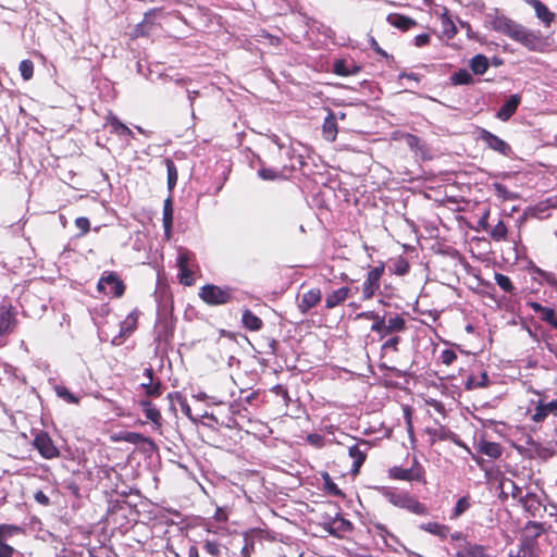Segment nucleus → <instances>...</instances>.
<instances>
[{"instance_id": "obj_1", "label": "nucleus", "mask_w": 557, "mask_h": 557, "mask_svg": "<svg viewBox=\"0 0 557 557\" xmlns=\"http://www.w3.org/2000/svg\"><path fill=\"white\" fill-rule=\"evenodd\" d=\"M491 24L495 32L507 36L529 51L544 52L549 46L548 37H545L541 30L531 29L504 14L496 15Z\"/></svg>"}, {"instance_id": "obj_2", "label": "nucleus", "mask_w": 557, "mask_h": 557, "mask_svg": "<svg viewBox=\"0 0 557 557\" xmlns=\"http://www.w3.org/2000/svg\"><path fill=\"white\" fill-rule=\"evenodd\" d=\"M236 288L224 285L206 284L199 288L198 297L210 307L225 306L236 300Z\"/></svg>"}, {"instance_id": "obj_3", "label": "nucleus", "mask_w": 557, "mask_h": 557, "mask_svg": "<svg viewBox=\"0 0 557 557\" xmlns=\"http://www.w3.org/2000/svg\"><path fill=\"white\" fill-rule=\"evenodd\" d=\"M537 399L530 401V408L527 410V417L534 424H542L547 418H557V398L548 400L545 393L535 391Z\"/></svg>"}, {"instance_id": "obj_4", "label": "nucleus", "mask_w": 557, "mask_h": 557, "mask_svg": "<svg viewBox=\"0 0 557 557\" xmlns=\"http://www.w3.org/2000/svg\"><path fill=\"white\" fill-rule=\"evenodd\" d=\"M388 476L398 481L418 482L422 484L426 483L425 470L417 458L413 459L410 468H403L399 466L389 468Z\"/></svg>"}, {"instance_id": "obj_5", "label": "nucleus", "mask_w": 557, "mask_h": 557, "mask_svg": "<svg viewBox=\"0 0 557 557\" xmlns=\"http://www.w3.org/2000/svg\"><path fill=\"white\" fill-rule=\"evenodd\" d=\"M389 503L394 506L406 509L418 516H428L429 508L425 504L418 500L416 497L409 495L406 492L403 493H389L387 495Z\"/></svg>"}, {"instance_id": "obj_6", "label": "nucleus", "mask_w": 557, "mask_h": 557, "mask_svg": "<svg viewBox=\"0 0 557 557\" xmlns=\"http://www.w3.org/2000/svg\"><path fill=\"white\" fill-rule=\"evenodd\" d=\"M385 271V264L380 262L379 265L370 268L367 277L362 284V299L370 300L380 289L381 278Z\"/></svg>"}, {"instance_id": "obj_7", "label": "nucleus", "mask_w": 557, "mask_h": 557, "mask_svg": "<svg viewBox=\"0 0 557 557\" xmlns=\"http://www.w3.org/2000/svg\"><path fill=\"white\" fill-rule=\"evenodd\" d=\"M106 285L111 286L110 294L114 298H121L126 290V285L123 282V280L119 276V274L114 271H104L98 283H97V290L100 293H103L106 290Z\"/></svg>"}, {"instance_id": "obj_8", "label": "nucleus", "mask_w": 557, "mask_h": 557, "mask_svg": "<svg viewBox=\"0 0 557 557\" xmlns=\"http://www.w3.org/2000/svg\"><path fill=\"white\" fill-rule=\"evenodd\" d=\"M33 446L45 459H54L60 456L59 448L54 445L53 440L46 431H39L35 434Z\"/></svg>"}, {"instance_id": "obj_9", "label": "nucleus", "mask_w": 557, "mask_h": 557, "mask_svg": "<svg viewBox=\"0 0 557 557\" xmlns=\"http://www.w3.org/2000/svg\"><path fill=\"white\" fill-rule=\"evenodd\" d=\"M478 139L483 141L487 148L498 152L504 157H510L512 153V148L507 141L485 128H479Z\"/></svg>"}, {"instance_id": "obj_10", "label": "nucleus", "mask_w": 557, "mask_h": 557, "mask_svg": "<svg viewBox=\"0 0 557 557\" xmlns=\"http://www.w3.org/2000/svg\"><path fill=\"white\" fill-rule=\"evenodd\" d=\"M407 330L406 319L398 313L384 314L383 326H380L377 335L380 338H385L393 334H398Z\"/></svg>"}, {"instance_id": "obj_11", "label": "nucleus", "mask_w": 557, "mask_h": 557, "mask_svg": "<svg viewBox=\"0 0 557 557\" xmlns=\"http://www.w3.org/2000/svg\"><path fill=\"white\" fill-rule=\"evenodd\" d=\"M23 528L15 525V524H7L2 523L0 524V557H13L15 554V549L13 546L7 544V540L17 535L22 534Z\"/></svg>"}, {"instance_id": "obj_12", "label": "nucleus", "mask_w": 557, "mask_h": 557, "mask_svg": "<svg viewBox=\"0 0 557 557\" xmlns=\"http://www.w3.org/2000/svg\"><path fill=\"white\" fill-rule=\"evenodd\" d=\"M369 449L370 443L364 440H361L348 448V455L352 459L351 473L354 476L359 474L360 468L367 459Z\"/></svg>"}, {"instance_id": "obj_13", "label": "nucleus", "mask_w": 557, "mask_h": 557, "mask_svg": "<svg viewBox=\"0 0 557 557\" xmlns=\"http://www.w3.org/2000/svg\"><path fill=\"white\" fill-rule=\"evenodd\" d=\"M524 3L530 5L534 10V14L540 23L545 27L549 28L556 21V13L553 12L543 1L541 0H523Z\"/></svg>"}, {"instance_id": "obj_14", "label": "nucleus", "mask_w": 557, "mask_h": 557, "mask_svg": "<svg viewBox=\"0 0 557 557\" xmlns=\"http://www.w3.org/2000/svg\"><path fill=\"white\" fill-rule=\"evenodd\" d=\"M144 376L146 382L140 384L148 398H158L162 395V382L159 377L154 376V370L151 366L145 369Z\"/></svg>"}, {"instance_id": "obj_15", "label": "nucleus", "mask_w": 557, "mask_h": 557, "mask_svg": "<svg viewBox=\"0 0 557 557\" xmlns=\"http://www.w3.org/2000/svg\"><path fill=\"white\" fill-rule=\"evenodd\" d=\"M321 299L322 293L320 288H311L302 294L298 302V309L302 314H306L309 310L318 306Z\"/></svg>"}, {"instance_id": "obj_16", "label": "nucleus", "mask_w": 557, "mask_h": 557, "mask_svg": "<svg viewBox=\"0 0 557 557\" xmlns=\"http://www.w3.org/2000/svg\"><path fill=\"white\" fill-rule=\"evenodd\" d=\"M352 523L343 517H337L333 519L331 522L327 523L325 528V530L331 535L338 539L345 537L347 533H350L352 531Z\"/></svg>"}, {"instance_id": "obj_17", "label": "nucleus", "mask_w": 557, "mask_h": 557, "mask_svg": "<svg viewBox=\"0 0 557 557\" xmlns=\"http://www.w3.org/2000/svg\"><path fill=\"white\" fill-rule=\"evenodd\" d=\"M521 100H522L521 95H519V94L511 95L497 111V113H496L497 119H499L503 122L508 121L516 113L518 107L521 103Z\"/></svg>"}, {"instance_id": "obj_18", "label": "nucleus", "mask_w": 557, "mask_h": 557, "mask_svg": "<svg viewBox=\"0 0 557 557\" xmlns=\"http://www.w3.org/2000/svg\"><path fill=\"white\" fill-rule=\"evenodd\" d=\"M519 504L531 517L540 516L542 510L544 509V506L540 497L532 492L527 493L522 497V500L519 502Z\"/></svg>"}, {"instance_id": "obj_19", "label": "nucleus", "mask_w": 557, "mask_h": 557, "mask_svg": "<svg viewBox=\"0 0 557 557\" xmlns=\"http://www.w3.org/2000/svg\"><path fill=\"white\" fill-rule=\"evenodd\" d=\"M525 305L529 308H531L535 313H539L544 322L550 324L554 329L557 330V314L555 309L544 307L536 301H527Z\"/></svg>"}, {"instance_id": "obj_20", "label": "nucleus", "mask_w": 557, "mask_h": 557, "mask_svg": "<svg viewBox=\"0 0 557 557\" xmlns=\"http://www.w3.org/2000/svg\"><path fill=\"white\" fill-rule=\"evenodd\" d=\"M139 406L141 407L147 420L151 421L156 429L162 426V414L154 404L149 399H140Z\"/></svg>"}, {"instance_id": "obj_21", "label": "nucleus", "mask_w": 557, "mask_h": 557, "mask_svg": "<svg viewBox=\"0 0 557 557\" xmlns=\"http://www.w3.org/2000/svg\"><path fill=\"white\" fill-rule=\"evenodd\" d=\"M337 134L338 126L336 115L333 111L329 110V113L322 124V136L326 141L333 143L336 140Z\"/></svg>"}, {"instance_id": "obj_22", "label": "nucleus", "mask_w": 557, "mask_h": 557, "mask_svg": "<svg viewBox=\"0 0 557 557\" xmlns=\"http://www.w3.org/2000/svg\"><path fill=\"white\" fill-rule=\"evenodd\" d=\"M350 292V287L343 286L332 293H329L325 297V308L331 310L343 305L349 297Z\"/></svg>"}, {"instance_id": "obj_23", "label": "nucleus", "mask_w": 557, "mask_h": 557, "mask_svg": "<svg viewBox=\"0 0 557 557\" xmlns=\"http://www.w3.org/2000/svg\"><path fill=\"white\" fill-rule=\"evenodd\" d=\"M112 440L115 442L123 441L134 445L147 444L152 448L156 447L154 441L152 438L137 432H121L113 436Z\"/></svg>"}, {"instance_id": "obj_24", "label": "nucleus", "mask_w": 557, "mask_h": 557, "mask_svg": "<svg viewBox=\"0 0 557 557\" xmlns=\"http://www.w3.org/2000/svg\"><path fill=\"white\" fill-rule=\"evenodd\" d=\"M173 214H174L173 200L171 197H168L163 203V216H162L164 236L166 239H170L172 236V227H173V220H174Z\"/></svg>"}, {"instance_id": "obj_25", "label": "nucleus", "mask_w": 557, "mask_h": 557, "mask_svg": "<svg viewBox=\"0 0 557 557\" xmlns=\"http://www.w3.org/2000/svg\"><path fill=\"white\" fill-rule=\"evenodd\" d=\"M386 20L392 26H394L395 28H397L401 32H407V30L411 29L412 27L417 26L416 20H413L409 16L403 15L400 13H391L387 15Z\"/></svg>"}, {"instance_id": "obj_26", "label": "nucleus", "mask_w": 557, "mask_h": 557, "mask_svg": "<svg viewBox=\"0 0 557 557\" xmlns=\"http://www.w3.org/2000/svg\"><path fill=\"white\" fill-rule=\"evenodd\" d=\"M139 314H140L139 310L135 308L121 322V325H120V336L121 337H128L129 335H132L134 333V331L137 329Z\"/></svg>"}, {"instance_id": "obj_27", "label": "nucleus", "mask_w": 557, "mask_h": 557, "mask_svg": "<svg viewBox=\"0 0 557 557\" xmlns=\"http://www.w3.org/2000/svg\"><path fill=\"white\" fill-rule=\"evenodd\" d=\"M15 324L14 312L5 306L0 307V337L11 333Z\"/></svg>"}, {"instance_id": "obj_28", "label": "nucleus", "mask_w": 557, "mask_h": 557, "mask_svg": "<svg viewBox=\"0 0 557 557\" xmlns=\"http://www.w3.org/2000/svg\"><path fill=\"white\" fill-rule=\"evenodd\" d=\"M106 122L111 127L112 133L119 136H133L132 129L123 122H121L120 119L112 112H109V114L106 116Z\"/></svg>"}, {"instance_id": "obj_29", "label": "nucleus", "mask_w": 557, "mask_h": 557, "mask_svg": "<svg viewBox=\"0 0 557 557\" xmlns=\"http://www.w3.org/2000/svg\"><path fill=\"white\" fill-rule=\"evenodd\" d=\"M419 528L432 535L440 537L441 540L447 539L450 532V528L448 525L435 521L422 523Z\"/></svg>"}, {"instance_id": "obj_30", "label": "nucleus", "mask_w": 557, "mask_h": 557, "mask_svg": "<svg viewBox=\"0 0 557 557\" xmlns=\"http://www.w3.org/2000/svg\"><path fill=\"white\" fill-rule=\"evenodd\" d=\"M242 324L251 332H258L263 327V321L250 309H245L242 315Z\"/></svg>"}, {"instance_id": "obj_31", "label": "nucleus", "mask_w": 557, "mask_h": 557, "mask_svg": "<svg viewBox=\"0 0 557 557\" xmlns=\"http://www.w3.org/2000/svg\"><path fill=\"white\" fill-rule=\"evenodd\" d=\"M490 385V379L486 371H481L476 376L474 374H470L465 382V389L472 391L476 388H484Z\"/></svg>"}, {"instance_id": "obj_32", "label": "nucleus", "mask_w": 557, "mask_h": 557, "mask_svg": "<svg viewBox=\"0 0 557 557\" xmlns=\"http://www.w3.org/2000/svg\"><path fill=\"white\" fill-rule=\"evenodd\" d=\"M478 450L479 453L493 459L499 458L503 454V447L499 443L488 441L480 442Z\"/></svg>"}, {"instance_id": "obj_33", "label": "nucleus", "mask_w": 557, "mask_h": 557, "mask_svg": "<svg viewBox=\"0 0 557 557\" xmlns=\"http://www.w3.org/2000/svg\"><path fill=\"white\" fill-rule=\"evenodd\" d=\"M383 318L384 314H380L374 310L362 311L357 314L356 319L359 320H370L372 321V325L370 327L371 332L377 334L380 326H383Z\"/></svg>"}, {"instance_id": "obj_34", "label": "nucleus", "mask_w": 557, "mask_h": 557, "mask_svg": "<svg viewBox=\"0 0 557 557\" xmlns=\"http://www.w3.org/2000/svg\"><path fill=\"white\" fill-rule=\"evenodd\" d=\"M499 483L505 487L507 494H509L512 499L518 503L522 500V497L524 496L522 494V487H520L513 480L503 476L499 480Z\"/></svg>"}, {"instance_id": "obj_35", "label": "nucleus", "mask_w": 557, "mask_h": 557, "mask_svg": "<svg viewBox=\"0 0 557 557\" xmlns=\"http://www.w3.org/2000/svg\"><path fill=\"white\" fill-rule=\"evenodd\" d=\"M545 532L544 523L537 521H528L523 528V534L527 540L534 541Z\"/></svg>"}, {"instance_id": "obj_36", "label": "nucleus", "mask_w": 557, "mask_h": 557, "mask_svg": "<svg viewBox=\"0 0 557 557\" xmlns=\"http://www.w3.org/2000/svg\"><path fill=\"white\" fill-rule=\"evenodd\" d=\"M359 67L355 64L348 65L346 60H336L333 64V72L338 76L347 77L349 75L357 74Z\"/></svg>"}, {"instance_id": "obj_37", "label": "nucleus", "mask_w": 557, "mask_h": 557, "mask_svg": "<svg viewBox=\"0 0 557 557\" xmlns=\"http://www.w3.org/2000/svg\"><path fill=\"white\" fill-rule=\"evenodd\" d=\"M321 478L323 480V490L331 496L345 497L343 491L334 483L333 479L327 472H322Z\"/></svg>"}, {"instance_id": "obj_38", "label": "nucleus", "mask_w": 557, "mask_h": 557, "mask_svg": "<svg viewBox=\"0 0 557 557\" xmlns=\"http://www.w3.org/2000/svg\"><path fill=\"white\" fill-rule=\"evenodd\" d=\"M488 66V59L484 54H476L470 60V69L476 75H483Z\"/></svg>"}, {"instance_id": "obj_39", "label": "nucleus", "mask_w": 557, "mask_h": 557, "mask_svg": "<svg viewBox=\"0 0 557 557\" xmlns=\"http://www.w3.org/2000/svg\"><path fill=\"white\" fill-rule=\"evenodd\" d=\"M168 398L171 400V401H175L180 405L181 409H182V412L188 417L189 419H193L191 417V408L186 399V397L180 393V392H174V393H170L168 395Z\"/></svg>"}, {"instance_id": "obj_40", "label": "nucleus", "mask_w": 557, "mask_h": 557, "mask_svg": "<svg viewBox=\"0 0 557 557\" xmlns=\"http://www.w3.org/2000/svg\"><path fill=\"white\" fill-rule=\"evenodd\" d=\"M164 163L168 171V188L169 190H173L178 180L177 168L170 158H165Z\"/></svg>"}, {"instance_id": "obj_41", "label": "nucleus", "mask_w": 557, "mask_h": 557, "mask_svg": "<svg viewBox=\"0 0 557 557\" xmlns=\"http://www.w3.org/2000/svg\"><path fill=\"white\" fill-rule=\"evenodd\" d=\"M463 549L468 557H488L487 547L484 545L466 542Z\"/></svg>"}, {"instance_id": "obj_42", "label": "nucleus", "mask_w": 557, "mask_h": 557, "mask_svg": "<svg viewBox=\"0 0 557 557\" xmlns=\"http://www.w3.org/2000/svg\"><path fill=\"white\" fill-rule=\"evenodd\" d=\"M471 507V497L470 495H466V496H462L460 497L454 509H453V513H451V519H456L458 517H460L461 515H463L467 510H469Z\"/></svg>"}, {"instance_id": "obj_43", "label": "nucleus", "mask_w": 557, "mask_h": 557, "mask_svg": "<svg viewBox=\"0 0 557 557\" xmlns=\"http://www.w3.org/2000/svg\"><path fill=\"white\" fill-rule=\"evenodd\" d=\"M450 81L454 85H469L473 83V76L468 70L460 69L451 75Z\"/></svg>"}, {"instance_id": "obj_44", "label": "nucleus", "mask_w": 557, "mask_h": 557, "mask_svg": "<svg viewBox=\"0 0 557 557\" xmlns=\"http://www.w3.org/2000/svg\"><path fill=\"white\" fill-rule=\"evenodd\" d=\"M495 282L505 293L513 295L516 292V287L512 284L509 276L503 273H495Z\"/></svg>"}, {"instance_id": "obj_45", "label": "nucleus", "mask_w": 557, "mask_h": 557, "mask_svg": "<svg viewBox=\"0 0 557 557\" xmlns=\"http://www.w3.org/2000/svg\"><path fill=\"white\" fill-rule=\"evenodd\" d=\"M441 23H442V30H443V34L448 38V39H451L456 36L457 34V27L456 25L454 24V22L451 21V18L448 16L447 13H444L442 16H441Z\"/></svg>"}, {"instance_id": "obj_46", "label": "nucleus", "mask_w": 557, "mask_h": 557, "mask_svg": "<svg viewBox=\"0 0 557 557\" xmlns=\"http://www.w3.org/2000/svg\"><path fill=\"white\" fill-rule=\"evenodd\" d=\"M258 175L260 178H262L264 181H275V180H281V178L285 177V175L282 173V171L277 170V169H272V168L259 169Z\"/></svg>"}, {"instance_id": "obj_47", "label": "nucleus", "mask_w": 557, "mask_h": 557, "mask_svg": "<svg viewBox=\"0 0 557 557\" xmlns=\"http://www.w3.org/2000/svg\"><path fill=\"white\" fill-rule=\"evenodd\" d=\"M507 226L504 223V221H498V223L492 228L491 231V237L496 240H505L507 238Z\"/></svg>"}, {"instance_id": "obj_48", "label": "nucleus", "mask_w": 557, "mask_h": 557, "mask_svg": "<svg viewBox=\"0 0 557 557\" xmlns=\"http://www.w3.org/2000/svg\"><path fill=\"white\" fill-rule=\"evenodd\" d=\"M178 281L185 286H193L195 284L194 273L190 267L178 268Z\"/></svg>"}, {"instance_id": "obj_49", "label": "nucleus", "mask_w": 557, "mask_h": 557, "mask_svg": "<svg viewBox=\"0 0 557 557\" xmlns=\"http://www.w3.org/2000/svg\"><path fill=\"white\" fill-rule=\"evenodd\" d=\"M18 70L24 81H29L34 76V63L32 60L26 59L21 61Z\"/></svg>"}, {"instance_id": "obj_50", "label": "nucleus", "mask_w": 557, "mask_h": 557, "mask_svg": "<svg viewBox=\"0 0 557 557\" xmlns=\"http://www.w3.org/2000/svg\"><path fill=\"white\" fill-rule=\"evenodd\" d=\"M57 395L69 404H78L79 397L75 396L67 387L57 386Z\"/></svg>"}, {"instance_id": "obj_51", "label": "nucleus", "mask_w": 557, "mask_h": 557, "mask_svg": "<svg viewBox=\"0 0 557 557\" xmlns=\"http://www.w3.org/2000/svg\"><path fill=\"white\" fill-rule=\"evenodd\" d=\"M388 338L382 344V350L383 351H398V345L401 342L400 336L397 334H393L387 336Z\"/></svg>"}, {"instance_id": "obj_52", "label": "nucleus", "mask_w": 557, "mask_h": 557, "mask_svg": "<svg viewBox=\"0 0 557 557\" xmlns=\"http://www.w3.org/2000/svg\"><path fill=\"white\" fill-rule=\"evenodd\" d=\"M429 433L432 435L431 444H434L436 441L449 440L454 435V433L445 430L444 428L434 429L432 431H429Z\"/></svg>"}, {"instance_id": "obj_53", "label": "nucleus", "mask_w": 557, "mask_h": 557, "mask_svg": "<svg viewBox=\"0 0 557 557\" xmlns=\"http://www.w3.org/2000/svg\"><path fill=\"white\" fill-rule=\"evenodd\" d=\"M75 226L79 230L78 237L87 235L90 231V221L88 218L79 216L75 219Z\"/></svg>"}, {"instance_id": "obj_54", "label": "nucleus", "mask_w": 557, "mask_h": 557, "mask_svg": "<svg viewBox=\"0 0 557 557\" xmlns=\"http://www.w3.org/2000/svg\"><path fill=\"white\" fill-rule=\"evenodd\" d=\"M222 545L216 541L206 540L203 543V549L213 557L221 555Z\"/></svg>"}, {"instance_id": "obj_55", "label": "nucleus", "mask_w": 557, "mask_h": 557, "mask_svg": "<svg viewBox=\"0 0 557 557\" xmlns=\"http://www.w3.org/2000/svg\"><path fill=\"white\" fill-rule=\"evenodd\" d=\"M410 265L407 259L399 257L394 263V273L397 275H405L409 272Z\"/></svg>"}, {"instance_id": "obj_56", "label": "nucleus", "mask_w": 557, "mask_h": 557, "mask_svg": "<svg viewBox=\"0 0 557 557\" xmlns=\"http://www.w3.org/2000/svg\"><path fill=\"white\" fill-rule=\"evenodd\" d=\"M440 360L448 367L457 360V352L450 348L444 349L440 355Z\"/></svg>"}, {"instance_id": "obj_57", "label": "nucleus", "mask_w": 557, "mask_h": 557, "mask_svg": "<svg viewBox=\"0 0 557 557\" xmlns=\"http://www.w3.org/2000/svg\"><path fill=\"white\" fill-rule=\"evenodd\" d=\"M534 272L539 274L548 285L557 289V278L554 273L544 271L539 268H536Z\"/></svg>"}, {"instance_id": "obj_58", "label": "nucleus", "mask_w": 557, "mask_h": 557, "mask_svg": "<svg viewBox=\"0 0 557 557\" xmlns=\"http://www.w3.org/2000/svg\"><path fill=\"white\" fill-rule=\"evenodd\" d=\"M306 440L310 445L317 448L324 446V436L319 433H310L307 435Z\"/></svg>"}, {"instance_id": "obj_59", "label": "nucleus", "mask_w": 557, "mask_h": 557, "mask_svg": "<svg viewBox=\"0 0 557 557\" xmlns=\"http://www.w3.org/2000/svg\"><path fill=\"white\" fill-rule=\"evenodd\" d=\"M194 259V255L189 251H183L177 257V267L185 268L190 267V261Z\"/></svg>"}, {"instance_id": "obj_60", "label": "nucleus", "mask_w": 557, "mask_h": 557, "mask_svg": "<svg viewBox=\"0 0 557 557\" xmlns=\"http://www.w3.org/2000/svg\"><path fill=\"white\" fill-rule=\"evenodd\" d=\"M431 37L429 34H420L414 37V45L419 48L430 44Z\"/></svg>"}, {"instance_id": "obj_61", "label": "nucleus", "mask_w": 557, "mask_h": 557, "mask_svg": "<svg viewBox=\"0 0 557 557\" xmlns=\"http://www.w3.org/2000/svg\"><path fill=\"white\" fill-rule=\"evenodd\" d=\"M34 498L35 500L42 505V506H49L50 505V499L49 497L42 492V491H37L35 494H34Z\"/></svg>"}, {"instance_id": "obj_62", "label": "nucleus", "mask_w": 557, "mask_h": 557, "mask_svg": "<svg viewBox=\"0 0 557 557\" xmlns=\"http://www.w3.org/2000/svg\"><path fill=\"white\" fill-rule=\"evenodd\" d=\"M213 518L218 521V522H225L227 521L228 519V515L226 512V510L222 507H216L215 509V512L213 515Z\"/></svg>"}, {"instance_id": "obj_63", "label": "nucleus", "mask_w": 557, "mask_h": 557, "mask_svg": "<svg viewBox=\"0 0 557 557\" xmlns=\"http://www.w3.org/2000/svg\"><path fill=\"white\" fill-rule=\"evenodd\" d=\"M533 445L535 446V451L537 456L542 458H547L553 455V453L549 449L542 447L539 443H533Z\"/></svg>"}, {"instance_id": "obj_64", "label": "nucleus", "mask_w": 557, "mask_h": 557, "mask_svg": "<svg viewBox=\"0 0 557 557\" xmlns=\"http://www.w3.org/2000/svg\"><path fill=\"white\" fill-rule=\"evenodd\" d=\"M272 391H273L276 395H278V396L283 397L284 399H289L288 391H287V388H286V387H284L283 385H281V384L275 385V386L272 388Z\"/></svg>"}]
</instances>
